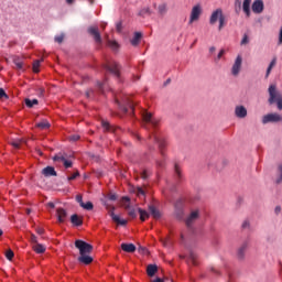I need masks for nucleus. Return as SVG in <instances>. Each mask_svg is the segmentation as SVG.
I'll list each match as a JSON object with an SVG mask.
<instances>
[{"label": "nucleus", "instance_id": "nucleus-19", "mask_svg": "<svg viewBox=\"0 0 282 282\" xmlns=\"http://www.w3.org/2000/svg\"><path fill=\"white\" fill-rule=\"evenodd\" d=\"M252 12L261 14V12H263V1H254L252 4Z\"/></svg>", "mask_w": 282, "mask_h": 282}, {"label": "nucleus", "instance_id": "nucleus-48", "mask_svg": "<svg viewBox=\"0 0 282 282\" xmlns=\"http://www.w3.org/2000/svg\"><path fill=\"white\" fill-rule=\"evenodd\" d=\"M70 142H78V140H80V135L79 134H72L69 137Z\"/></svg>", "mask_w": 282, "mask_h": 282}, {"label": "nucleus", "instance_id": "nucleus-10", "mask_svg": "<svg viewBox=\"0 0 282 282\" xmlns=\"http://www.w3.org/2000/svg\"><path fill=\"white\" fill-rule=\"evenodd\" d=\"M242 63H243V57H241V55H238L235 59L232 67H231L232 76H239V73L241 72Z\"/></svg>", "mask_w": 282, "mask_h": 282}, {"label": "nucleus", "instance_id": "nucleus-35", "mask_svg": "<svg viewBox=\"0 0 282 282\" xmlns=\"http://www.w3.org/2000/svg\"><path fill=\"white\" fill-rule=\"evenodd\" d=\"M23 142H25V140L23 139H18L15 141H12L11 144L14 149H21V144H23Z\"/></svg>", "mask_w": 282, "mask_h": 282}, {"label": "nucleus", "instance_id": "nucleus-3", "mask_svg": "<svg viewBox=\"0 0 282 282\" xmlns=\"http://www.w3.org/2000/svg\"><path fill=\"white\" fill-rule=\"evenodd\" d=\"M269 104L274 105L276 102L278 109L282 111V94L276 90V85L272 84L269 86Z\"/></svg>", "mask_w": 282, "mask_h": 282}, {"label": "nucleus", "instance_id": "nucleus-33", "mask_svg": "<svg viewBox=\"0 0 282 282\" xmlns=\"http://www.w3.org/2000/svg\"><path fill=\"white\" fill-rule=\"evenodd\" d=\"M242 10L247 17H250V1L243 2Z\"/></svg>", "mask_w": 282, "mask_h": 282}, {"label": "nucleus", "instance_id": "nucleus-37", "mask_svg": "<svg viewBox=\"0 0 282 282\" xmlns=\"http://www.w3.org/2000/svg\"><path fill=\"white\" fill-rule=\"evenodd\" d=\"M174 171H175V175H176L177 180H182V169L180 167L178 164H175Z\"/></svg>", "mask_w": 282, "mask_h": 282}, {"label": "nucleus", "instance_id": "nucleus-52", "mask_svg": "<svg viewBox=\"0 0 282 282\" xmlns=\"http://www.w3.org/2000/svg\"><path fill=\"white\" fill-rule=\"evenodd\" d=\"M116 31L119 32V33L122 32V22H117Z\"/></svg>", "mask_w": 282, "mask_h": 282}, {"label": "nucleus", "instance_id": "nucleus-56", "mask_svg": "<svg viewBox=\"0 0 282 282\" xmlns=\"http://www.w3.org/2000/svg\"><path fill=\"white\" fill-rule=\"evenodd\" d=\"M39 96L43 98L45 96V88H39Z\"/></svg>", "mask_w": 282, "mask_h": 282}, {"label": "nucleus", "instance_id": "nucleus-12", "mask_svg": "<svg viewBox=\"0 0 282 282\" xmlns=\"http://www.w3.org/2000/svg\"><path fill=\"white\" fill-rule=\"evenodd\" d=\"M153 142H155L156 144H159V149H160V153L162 155V158H164V147H166V141L162 138H160V135H158V133H153L152 137H150Z\"/></svg>", "mask_w": 282, "mask_h": 282}, {"label": "nucleus", "instance_id": "nucleus-25", "mask_svg": "<svg viewBox=\"0 0 282 282\" xmlns=\"http://www.w3.org/2000/svg\"><path fill=\"white\" fill-rule=\"evenodd\" d=\"M275 184L281 185L282 184V163L278 165L276 170V177H275Z\"/></svg>", "mask_w": 282, "mask_h": 282}, {"label": "nucleus", "instance_id": "nucleus-15", "mask_svg": "<svg viewBox=\"0 0 282 282\" xmlns=\"http://www.w3.org/2000/svg\"><path fill=\"white\" fill-rule=\"evenodd\" d=\"M122 202H126V204L123 206H124V209L128 210L129 217H131L132 219H135V217H138V214H135L134 208H131L129 206V203L131 202V199L129 197L124 196V197H122Z\"/></svg>", "mask_w": 282, "mask_h": 282}, {"label": "nucleus", "instance_id": "nucleus-53", "mask_svg": "<svg viewBox=\"0 0 282 282\" xmlns=\"http://www.w3.org/2000/svg\"><path fill=\"white\" fill-rule=\"evenodd\" d=\"M76 202H77L80 206H83V204H84V202H83V195H77V196H76Z\"/></svg>", "mask_w": 282, "mask_h": 282}, {"label": "nucleus", "instance_id": "nucleus-63", "mask_svg": "<svg viewBox=\"0 0 282 282\" xmlns=\"http://www.w3.org/2000/svg\"><path fill=\"white\" fill-rule=\"evenodd\" d=\"M161 243L166 248L169 246V239H161Z\"/></svg>", "mask_w": 282, "mask_h": 282}, {"label": "nucleus", "instance_id": "nucleus-41", "mask_svg": "<svg viewBox=\"0 0 282 282\" xmlns=\"http://www.w3.org/2000/svg\"><path fill=\"white\" fill-rule=\"evenodd\" d=\"M101 126L104 127L105 131H113V128L111 127V124H109L108 121H102Z\"/></svg>", "mask_w": 282, "mask_h": 282}, {"label": "nucleus", "instance_id": "nucleus-45", "mask_svg": "<svg viewBox=\"0 0 282 282\" xmlns=\"http://www.w3.org/2000/svg\"><path fill=\"white\" fill-rule=\"evenodd\" d=\"M17 69H23V62L19 61V59H14L13 61Z\"/></svg>", "mask_w": 282, "mask_h": 282}, {"label": "nucleus", "instance_id": "nucleus-17", "mask_svg": "<svg viewBox=\"0 0 282 282\" xmlns=\"http://www.w3.org/2000/svg\"><path fill=\"white\" fill-rule=\"evenodd\" d=\"M56 214L59 224H65V219H67V210H65L63 207H59L56 209Z\"/></svg>", "mask_w": 282, "mask_h": 282}, {"label": "nucleus", "instance_id": "nucleus-26", "mask_svg": "<svg viewBox=\"0 0 282 282\" xmlns=\"http://www.w3.org/2000/svg\"><path fill=\"white\" fill-rule=\"evenodd\" d=\"M155 272H158V265L156 264H149L148 268H147L148 276H155Z\"/></svg>", "mask_w": 282, "mask_h": 282}, {"label": "nucleus", "instance_id": "nucleus-36", "mask_svg": "<svg viewBox=\"0 0 282 282\" xmlns=\"http://www.w3.org/2000/svg\"><path fill=\"white\" fill-rule=\"evenodd\" d=\"M66 158L63 155V153H58L55 156H53L54 162H65Z\"/></svg>", "mask_w": 282, "mask_h": 282}, {"label": "nucleus", "instance_id": "nucleus-11", "mask_svg": "<svg viewBox=\"0 0 282 282\" xmlns=\"http://www.w3.org/2000/svg\"><path fill=\"white\" fill-rule=\"evenodd\" d=\"M197 219H199V210L196 209L191 212V214L187 216L185 219V225L187 228H193V224H195Z\"/></svg>", "mask_w": 282, "mask_h": 282}, {"label": "nucleus", "instance_id": "nucleus-32", "mask_svg": "<svg viewBox=\"0 0 282 282\" xmlns=\"http://www.w3.org/2000/svg\"><path fill=\"white\" fill-rule=\"evenodd\" d=\"M37 129H50L51 124L47 122V120H42L41 122L36 123Z\"/></svg>", "mask_w": 282, "mask_h": 282}, {"label": "nucleus", "instance_id": "nucleus-34", "mask_svg": "<svg viewBox=\"0 0 282 282\" xmlns=\"http://www.w3.org/2000/svg\"><path fill=\"white\" fill-rule=\"evenodd\" d=\"M80 206L85 210H94V203L93 202L82 203Z\"/></svg>", "mask_w": 282, "mask_h": 282}, {"label": "nucleus", "instance_id": "nucleus-57", "mask_svg": "<svg viewBox=\"0 0 282 282\" xmlns=\"http://www.w3.org/2000/svg\"><path fill=\"white\" fill-rule=\"evenodd\" d=\"M278 45H282V26H281L280 33H279Z\"/></svg>", "mask_w": 282, "mask_h": 282}, {"label": "nucleus", "instance_id": "nucleus-27", "mask_svg": "<svg viewBox=\"0 0 282 282\" xmlns=\"http://www.w3.org/2000/svg\"><path fill=\"white\" fill-rule=\"evenodd\" d=\"M142 39V33L135 32L133 39L131 40V45L134 47L140 44V40Z\"/></svg>", "mask_w": 282, "mask_h": 282}, {"label": "nucleus", "instance_id": "nucleus-49", "mask_svg": "<svg viewBox=\"0 0 282 282\" xmlns=\"http://www.w3.org/2000/svg\"><path fill=\"white\" fill-rule=\"evenodd\" d=\"M141 177H142L143 180H149V171L143 170V171L141 172Z\"/></svg>", "mask_w": 282, "mask_h": 282}, {"label": "nucleus", "instance_id": "nucleus-14", "mask_svg": "<svg viewBox=\"0 0 282 282\" xmlns=\"http://www.w3.org/2000/svg\"><path fill=\"white\" fill-rule=\"evenodd\" d=\"M88 34H90V36H94L95 43H98L99 45L100 43H102V37L100 36V31H98V28H88Z\"/></svg>", "mask_w": 282, "mask_h": 282}, {"label": "nucleus", "instance_id": "nucleus-16", "mask_svg": "<svg viewBox=\"0 0 282 282\" xmlns=\"http://www.w3.org/2000/svg\"><path fill=\"white\" fill-rule=\"evenodd\" d=\"M113 210H116V207H112L109 213L112 221H115V224H118L119 226H127V219H121L120 216H118V215H116V213H113Z\"/></svg>", "mask_w": 282, "mask_h": 282}, {"label": "nucleus", "instance_id": "nucleus-5", "mask_svg": "<svg viewBox=\"0 0 282 282\" xmlns=\"http://www.w3.org/2000/svg\"><path fill=\"white\" fill-rule=\"evenodd\" d=\"M142 118H143V122H144V127L145 129H149V127H158L160 120L155 119V117H153V113L144 110L142 113Z\"/></svg>", "mask_w": 282, "mask_h": 282}, {"label": "nucleus", "instance_id": "nucleus-40", "mask_svg": "<svg viewBox=\"0 0 282 282\" xmlns=\"http://www.w3.org/2000/svg\"><path fill=\"white\" fill-rule=\"evenodd\" d=\"M108 45L111 47V50H113V52H116V50L119 47L118 42L116 41L108 40Z\"/></svg>", "mask_w": 282, "mask_h": 282}, {"label": "nucleus", "instance_id": "nucleus-46", "mask_svg": "<svg viewBox=\"0 0 282 282\" xmlns=\"http://www.w3.org/2000/svg\"><path fill=\"white\" fill-rule=\"evenodd\" d=\"M64 40H65V34L55 36V43H63Z\"/></svg>", "mask_w": 282, "mask_h": 282}, {"label": "nucleus", "instance_id": "nucleus-7", "mask_svg": "<svg viewBox=\"0 0 282 282\" xmlns=\"http://www.w3.org/2000/svg\"><path fill=\"white\" fill-rule=\"evenodd\" d=\"M281 115L276 112L268 113L262 117V124H269V122H281Z\"/></svg>", "mask_w": 282, "mask_h": 282}, {"label": "nucleus", "instance_id": "nucleus-59", "mask_svg": "<svg viewBox=\"0 0 282 282\" xmlns=\"http://www.w3.org/2000/svg\"><path fill=\"white\" fill-rule=\"evenodd\" d=\"M224 54H226L225 50H220V52L217 55V61H220L221 56H224Z\"/></svg>", "mask_w": 282, "mask_h": 282}, {"label": "nucleus", "instance_id": "nucleus-22", "mask_svg": "<svg viewBox=\"0 0 282 282\" xmlns=\"http://www.w3.org/2000/svg\"><path fill=\"white\" fill-rule=\"evenodd\" d=\"M121 250H123V252H134L135 251V245L133 243H122L121 245Z\"/></svg>", "mask_w": 282, "mask_h": 282}, {"label": "nucleus", "instance_id": "nucleus-60", "mask_svg": "<svg viewBox=\"0 0 282 282\" xmlns=\"http://www.w3.org/2000/svg\"><path fill=\"white\" fill-rule=\"evenodd\" d=\"M242 228H250V221H248V220H245L243 223H242Z\"/></svg>", "mask_w": 282, "mask_h": 282}, {"label": "nucleus", "instance_id": "nucleus-55", "mask_svg": "<svg viewBox=\"0 0 282 282\" xmlns=\"http://www.w3.org/2000/svg\"><path fill=\"white\" fill-rule=\"evenodd\" d=\"M158 169H164V160L156 161Z\"/></svg>", "mask_w": 282, "mask_h": 282}, {"label": "nucleus", "instance_id": "nucleus-6", "mask_svg": "<svg viewBox=\"0 0 282 282\" xmlns=\"http://www.w3.org/2000/svg\"><path fill=\"white\" fill-rule=\"evenodd\" d=\"M116 102L119 106V108L121 109V111H123V113H127V111H129V109L133 110V101L128 96H124L122 98V101H120V99L116 98Z\"/></svg>", "mask_w": 282, "mask_h": 282}, {"label": "nucleus", "instance_id": "nucleus-62", "mask_svg": "<svg viewBox=\"0 0 282 282\" xmlns=\"http://www.w3.org/2000/svg\"><path fill=\"white\" fill-rule=\"evenodd\" d=\"M36 232H37V235H44V234H45V229H43V228H37V229H36Z\"/></svg>", "mask_w": 282, "mask_h": 282}, {"label": "nucleus", "instance_id": "nucleus-18", "mask_svg": "<svg viewBox=\"0 0 282 282\" xmlns=\"http://www.w3.org/2000/svg\"><path fill=\"white\" fill-rule=\"evenodd\" d=\"M42 174L44 177H56L58 174L56 173V170L52 166H46L42 170Z\"/></svg>", "mask_w": 282, "mask_h": 282}, {"label": "nucleus", "instance_id": "nucleus-61", "mask_svg": "<svg viewBox=\"0 0 282 282\" xmlns=\"http://www.w3.org/2000/svg\"><path fill=\"white\" fill-rule=\"evenodd\" d=\"M109 199H110V202H116V199H118V196L116 194H111L109 196Z\"/></svg>", "mask_w": 282, "mask_h": 282}, {"label": "nucleus", "instance_id": "nucleus-23", "mask_svg": "<svg viewBox=\"0 0 282 282\" xmlns=\"http://www.w3.org/2000/svg\"><path fill=\"white\" fill-rule=\"evenodd\" d=\"M246 250H248V242H243L238 249V259H243V257H246Z\"/></svg>", "mask_w": 282, "mask_h": 282}, {"label": "nucleus", "instance_id": "nucleus-2", "mask_svg": "<svg viewBox=\"0 0 282 282\" xmlns=\"http://www.w3.org/2000/svg\"><path fill=\"white\" fill-rule=\"evenodd\" d=\"M219 23L218 30L221 32L224 28H226V15L224 14V10L221 8H218L212 12V15L209 17V25H215L216 23Z\"/></svg>", "mask_w": 282, "mask_h": 282}, {"label": "nucleus", "instance_id": "nucleus-38", "mask_svg": "<svg viewBox=\"0 0 282 282\" xmlns=\"http://www.w3.org/2000/svg\"><path fill=\"white\" fill-rule=\"evenodd\" d=\"M189 261L193 265H197V254L195 252L189 253Z\"/></svg>", "mask_w": 282, "mask_h": 282}, {"label": "nucleus", "instance_id": "nucleus-51", "mask_svg": "<svg viewBox=\"0 0 282 282\" xmlns=\"http://www.w3.org/2000/svg\"><path fill=\"white\" fill-rule=\"evenodd\" d=\"M63 164H64L65 169H72V165H73L72 161H67V159L64 160Z\"/></svg>", "mask_w": 282, "mask_h": 282}, {"label": "nucleus", "instance_id": "nucleus-43", "mask_svg": "<svg viewBox=\"0 0 282 282\" xmlns=\"http://www.w3.org/2000/svg\"><path fill=\"white\" fill-rule=\"evenodd\" d=\"M176 208V215L180 219H182V215H184V210L182 209V207H178V205H175Z\"/></svg>", "mask_w": 282, "mask_h": 282}, {"label": "nucleus", "instance_id": "nucleus-54", "mask_svg": "<svg viewBox=\"0 0 282 282\" xmlns=\"http://www.w3.org/2000/svg\"><path fill=\"white\" fill-rule=\"evenodd\" d=\"M248 43H249L248 35H243L241 40V45H248Z\"/></svg>", "mask_w": 282, "mask_h": 282}, {"label": "nucleus", "instance_id": "nucleus-30", "mask_svg": "<svg viewBox=\"0 0 282 282\" xmlns=\"http://www.w3.org/2000/svg\"><path fill=\"white\" fill-rule=\"evenodd\" d=\"M275 66H276V57H273V59L271 61V63L269 64V66L267 68L265 78H268V76H270L272 68H274Z\"/></svg>", "mask_w": 282, "mask_h": 282}, {"label": "nucleus", "instance_id": "nucleus-42", "mask_svg": "<svg viewBox=\"0 0 282 282\" xmlns=\"http://www.w3.org/2000/svg\"><path fill=\"white\" fill-rule=\"evenodd\" d=\"M6 257L9 261H12V259H14V251H12L11 249H9L7 252H6Z\"/></svg>", "mask_w": 282, "mask_h": 282}, {"label": "nucleus", "instance_id": "nucleus-9", "mask_svg": "<svg viewBox=\"0 0 282 282\" xmlns=\"http://www.w3.org/2000/svg\"><path fill=\"white\" fill-rule=\"evenodd\" d=\"M105 69L107 72H110V74H113V76H117V78H120V65L116 62H110L109 64H106Z\"/></svg>", "mask_w": 282, "mask_h": 282}, {"label": "nucleus", "instance_id": "nucleus-4", "mask_svg": "<svg viewBox=\"0 0 282 282\" xmlns=\"http://www.w3.org/2000/svg\"><path fill=\"white\" fill-rule=\"evenodd\" d=\"M151 8L153 10V13L159 14L160 17H164L166 12H169V4L164 1H155L152 2Z\"/></svg>", "mask_w": 282, "mask_h": 282}, {"label": "nucleus", "instance_id": "nucleus-50", "mask_svg": "<svg viewBox=\"0 0 282 282\" xmlns=\"http://www.w3.org/2000/svg\"><path fill=\"white\" fill-rule=\"evenodd\" d=\"M1 98H6V99L9 98L8 94H6V90L3 88H0V100H1Z\"/></svg>", "mask_w": 282, "mask_h": 282}, {"label": "nucleus", "instance_id": "nucleus-8", "mask_svg": "<svg viewBox=\"0 0 282 282\" xmlns=\"http://www.w3.org/2000/svg\"><path fill=\"white\" fill-rule=\"evenodd\" d=\"M199 17H202V6L196 4L193 7L191 17H189V25L195 23V21H199Z\"/></svg>", "mask_w": 282, "mask_h": 282}, {"label": "nucleus", "instance_id": "nucleus-31", "mask_svg": "<svg viewBox=\"0 0 282 282\" xmlns=\"http://www.w3.org/2000/svg\"><path fill=\"white\" fill-rule=\"evenodd\" d=\"M25 106L29 107V109H32V107H34V105H39V99H25L24 100Z\"/></svg>", "mask_w": 282, "mask_h": 282}, {"label": "nucleus", "instance_id": "nucleus-44", "mask_svg": "<svg viewBox=\"0 0 282 282\" xmlns=\"http://www.w3.org/2000/svg\"><path fill=\"white\" fill-rule=\"evenodd\" d=\"M30 241L33 246H36V243H39V239L36 238V236L34 234L30 235Z\"/></svg>", "mask_w": 282, "mask_h": 282}, {"label": "nucleus", "instance_id": "nucleus-58", "mask_svg": "<svg viewBox=\"0 0 282 282\" xmlns=\"http://www.w3.org/2000/svg\"><path fill=\"white\" fill-rule=\"evenodd\" d=\"M137 195H138V196H140V195H145L144 189H142V187H138V188H137Z\"/></svg>", "mask_w": 282, "mask_h": 282}, {"label": "nucleus", "instance_id": "nucleus-28", "mask_svg": "<svg viewBox=\"0 0 282 282\" xmlns=\"http://www.w3.org/2000/svg\"><path fill=\"white\" fill-rule=\"evenodd\" d=\"M33 250L34 252H36V254H43V252H45V246L41 245V243H36V245H33Z\"/></svg>", "mask_w": 282, "mask_h": 282}, {"label": "nucleus", "instance_id": "nucleus-21", "mask_svg": "<svg viewBox=\"0 0 282 282\" xmlns=\"http://www.w3.org/2000/svg\"><path fill=\"white\" fill-rule=\"evenodd\" d=\"M151 14H154L151 6L144 7L139 11V17H151Z\"/></svg>", "mask_w": 282, "mask_h": 282}, {"label": "nucleus", "instance_id": "nucleus-64", "mask_svg": "<svg viewBox=\"0 0 282 282\" xmlns=\"http://www.w3.org/2000/svg\"><path fill=\"white\" fill-rule=\"evenodd\" d=\"M152 282H164L162 279L156 278L155 280H153Z\"/></svg>", "mask_w": 282, "mask_h": 282}, {"label": "nucleus", "instance_id": "nucleus-1", "mask_svg": "<svg viewBox=\"0 0 282 282\" xmlns=\"http://www.w3.org/2000/svg\"><path fill=\"white\" fill-rule=\"evenodd\" d=\"M75 248L79 250V257L77 258V261H79V263H84V265H89L90 263H94V258L89 256L91 254V252H94V246L85 242V240H76Z\"/></svg>", "mask_w": 282, "mask_h": 282}, {"label": "nucleus", "instance_id": "nucleus-29", "mask_svg": "<svg viewBox=\"0 0 282 282\" xmlns=\"http://www.w3.org/2000/svg\"><path fill=\"white\" fill-rule=\"evenodd\" d=\"M138 213L140 215L141 221H147V219L150 217L149 213L142 208H138Z\"/></svg>", "mask_w": 282, "mask_h": 282}, {"label": "nucleus", "instance_id": "nucleus-47", "mask_svg": "<svg viewBox=\"0 0 282 282\" xmlns=\"http://www.w3.org/2000/svg\"><path fill=\"white\" fill-rule=\"evenodd\" d=\"M79 175H80V173L78 171H76L73 175L68 176L67 180H68V182H72V181L76 180Z\"/></svg>", "mask_w": 282, "mask_h": 282}, {"label": "nucleus", "instance_id": "nucleus-24", "mask_svg": "<svg viewBox=\"0 0 282 282\" xmlns=\"http://www.w3.org/2000/svg\"><path fill=\"white\" fill-rule=\"evenodd\" d=\"M70 223L73 226H83V218H79L77 214L70 216Z\"/></svg>", "mask_w": 282, "mask_h": 282}, {"label": "nucleus", "instance_id": "nucleus-39", "mask_svg": "<svg viewBox=\"0 0 282 282\" xmlns=\"http://www.w3.org/2000/svg\"><path fill=\"white\" fill-rule=\"evenodd\" d=\"M39 67H41V61L37 59V61H35L33 63V72H34V74H39V72H40Z\"/></svg>", "mask_w": 282, "mask_h": 282}, {"label": "nucleus", "instance_id": "nucleus-20", "mask_svg": "<svg viewBox=\"0 0 282 282\" xmlns=\"http://www.w3.org/2000/svg\"><path fill=\"white\" fill-rule=\"evenodd\" d=\"M149 210L154 219H160V217H162V214L155 208V205H149Z\"/></svg>", "mask_w": 282, "mask_h": 282}, {"label": "nucleus", "instance_id": "nucleus-13", "mask_svg": "<svg viewBox=\"0 0 282 282\" xmlns=\"http://www.w3.org/2000/svg\"><path fill=\"white\" fill-rule=\"evenodd\" d=\"M235 116L236 118H239L240 120H243V118H248V108L243 105H238L235 107Z\"/></svg>", "mask_w": 282, "mask_h": 282}]
</instances>
